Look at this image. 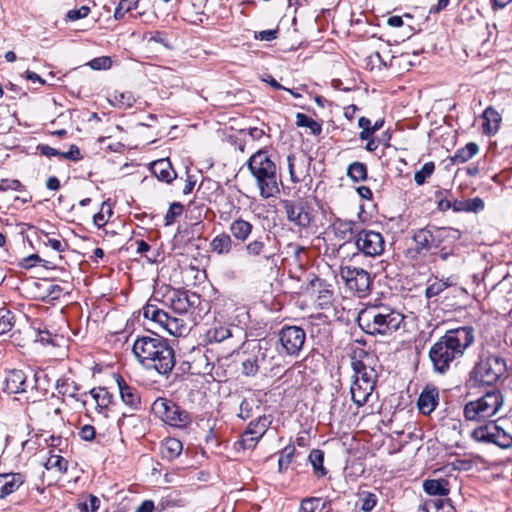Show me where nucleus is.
Masks as SVG:
<instances>
[{
	"instance_id": "f257e3e1",
	"label": "nucleus",
	"mask_w": 512,
	"mask_h": 512,
	"mask_svg": "<svg viewBox=\"0 0 512 512\" xmlns=\"http://www.w3.org/2000/svg\"><path fill=\"white\" fill-rule=\"evenodd\" d=\"M475 341V330L471 326H462L445 332L429 349V360L433 371L446 374L451 366L461 359L466 350Z\"/></svg>"
},
{
	"instance_id": "f03ea898",
	"label": "nucleus",
	"mask_w": 512,
	"mask_h": 512,
	"mask_svg": "<svg viewBox=\"0 0 512 512\" xmlns=\"http://www.w3.org/2000/svg\"><path fill=\"white\" fill-rule=\"evenodd\" d=\"M132 351L142 367L163 376H169L176 363L175 352L169 341L157 333L137 336Z\"/></svg>"
},
{
	"instance_id": "7ed1b4c3",
	"label": "nucleus",
	"mask_w": 512,
	"mask_h": 512,
	"mask_svg": "<svg viewBox=\"0 0 512 512\" xmlns=\"http://www.w3.org/2000/svg\"><path fill=\"white\" fill-rule=\"evenodd\" d=\"M357 321L366 334L391 336L404 323V315L387 305H371L360 311Z\"/></svg>"
},
{
	"instance_id": "20e7f679",
	"label": "nucleus",
	"mask_w": 512,
	"mask_h": 512,
	"mask_svg": "<svg viewBox=\"0 0 512 512\" xmlns=\"http://www.w3.org/2000/svg\"><path fill=\"white\" fill-rule=\"evenodd\" d=\"M247 167L255 179L260 196L264 199L279 193L281 177L275 162L267 150H258L247 161Z\"/></svg>"
},
{
	"instance_id": "39448f33",
	"label": "nucleus",
	"mask_w": 512,
	"mask_h": 512,
	"mask_svg": "<svg viewBox=\"0 0 512 512\" xmlns=\"http://www.w3.org/2000/svg\"><path fill=\"white\" fill-rule=\"evenodd\" d=\"M460 238V231L451 227H425L414 231L415 247L408 250L412 258L425 256L432 249L439 248L444 243L453 244Z\"/></svg>"
},
{
	"instance_id": "423d86ee",
	"label": "nucleus",
	"mask_w": 512,
	"mask_h": 512,
	"mask_svg": "<svg viewBox=\"0 0 512 512\" xmlns=\"http://www.w3.org/2000/svg\"><path fill=\"white\" fill-rule=\"evenodd\" d=\"M506 361L496 354H483L469 373V381L477 385H493L506 372Z\"/></svg>"
},
{
	"instance_id": "0eeeda50",
	"label": "nucleus",
	"mask_w": 512,
	"mask_h": 512,
	"mask_svg": "<svg viewBox=\"0 0 512 512\" xmlns=\"http://www.w3.org/2000/svg\"><path fill=\"white\" fill-rule=\"evenodd\" d=\"M504 404L499 390H491L476 400L464 405L463 415L467 421L480 422L495 416Z\"/></svg>"
},
{
	"instance_id": "6e6552de",
	"label": "nucleus",
	"mask_w": 512,
	"mask_h": 512,
	"mask_svg": "<svg viewBox=\"0 0 512 512\" xmlns=\"http://www.w3.org/2000/svg\"><path fill=\"white\" fill-rule=\"evenodd\" d=\"M471 437L476 442L492 443L501 448L512 446V423L507 419L490 421L471 432Z\"/></svg>"
},
{
	"instance_id": "1a4fd4ad",
	"label": "nucleus",
	"mask_w": 512,
	"mask_h": 512,
	"mask_svg": "<svg viewBox=\"0 0 512 512\" xmlns=\"http://www.w3.org/2000/svg\"><path fill=\"white\" fill-rule=\"evenodd\" d=\"M142 310L145 319L170 335L180 337L189 332L188 323L184 318L175 317L150 302Z\"/></svg>"
},
{
	"instance_id": "9d476101",
	"label": "nucleus",
	"mask_w": 512,
	"mask_h": 512,
	"mask_svg": "<svg viewBox=\"0 0 512 512\" xmlns=\"http://www.w3.org/2000/svg\"><path fill=\"white\" fill-rule=\"evenodd\" d=\"M153 413L163 422L174 427H183L190 423L191 418L187 411L174 401L159 397L151 407Z\"/></svg>"
},
{
	"instance_id": "9b49d317",
	"label": "nucleus",
	"mask_w": 512,
	"mask_h": 512,
	"mask_svg": "<svg viewBox=\"0 0 512 512\" xmlns=\"http://www.w3.org/2000/svg\"><path fill=\"white\" fill-rule=\"evenodd\" d=\"M306 340L303 328L294 325H285L278 332V352L281 355L298 357Z\"/></svg>"
},
{
	"instance_id": "f8f14e48",
	"label": "nucleus",
	"mask_w": 512,
	"mask_h": 512,
	"mask_svg": "<svg viewBox=\"0 0 512 512\" xmlns=\"http://www.w3.org/2000/svg\"><path fill=\"white\" fill-rule=\"evenodd\" d=\"M341 278L347 288L358 297H366L372 286V278L369 272L359 267L345 266L340 269Z\"/></svg>"
},
{
	"instance_id": "ddd939ff",
	"label": "nucleus",
	"mask_w": 512,
	"mask_h": 512,
	"mask_svg": "<svg viewBox=\"0 0 512 512\" xmlns=\"http://www.w3.org/2000/svg\"><path fill=\"white\" fill-rule=\"evenodd\" d=\"M354 244L359 252L368 257L380 256L385 250L383 235L371 229H360Z\"/></svg>"
},
{
	"instance_id": "4468645a",
	"label": "nucleus",
	"mask_w": 512,
	"mask_h": 512,
	"mask_svg": "<svg viewBox=\"0 0 512 512\" xmlns=\"http://www.w3.org/2000/svg\"><path fill=\"white\" fill-rule=\"evenodd\" d=\"M37 382L38 373L29 378L23 370L13 369L5 375L3 390L8 394L29 393L37 389Z\"/></svg>"
},
{
	"instance_id": "2eb2a0df",
	"label": "nucleus",
	"mask_w": 512,
	"mask_h": 512,
	"mask_svg": "<svg viewBox=\"0 0 512 512\" xmlns=\"http://www.w3.org/2000/svg\"><path fill=\"white\" fill-rule=\"evenodd\" d=\"M168 300L172 311L178 314L177 317L182 318L191 308L197 307L201 302L197 293L180 289H173L168 296Z\"/></svg>"
},
{
	"instance_id": "dca6fc26",
	"label": "nucleus",
	"mask_w": 512,
	"mask_h": 512,
	"mask_svg": "<svg viewBox=\"0 0 512 512\" xmlns=\"http://www.w3.org/2000/svg\"><path fill=\"white\" fill-rule=\"evenodd\" d=\"M243 251L245 256L253 261L265 262L271 266L277 265V253L271 251L263 237L244 243Z\"/></svg>"
},
{
	"instance_id": "f3484780",
	"label": "nucleus",
	"mask_w": 512,
	"mask_h": 512,
	"mask_svg": "<svg viewBox=\"0 0 512 512\" xmlns=\"http://www.w3.org/2000/svg\"><path fill=\"white\" fill-rule=\"evenodd\" d=\"M282 207L288 221L299 228H307L312 222V215L308 206L301 201L283 200Z\"/></svg>"
},
{
	"instance_id": "a211bd4d",
	"label": "nucleus",
	"mask_w": 512,
	"mask_h": 512,
	"mask_svg": "<svg viewBox=\"0 0 512 512\" xmlns=\"http://www.w3.org/2000/svg\"><path fill=\"white\" fill-rule=\"evenodd\" d=\"M114 378L120 393L122 402L133 411L141 408V395L139 390L129 385L121 375L115 374Z\"/></svg>"
},
{
	"instance_id": "6ab92c4d",
	"label": "nucleus",
	"mask_w": 512,
	"mask_h": 512,
	"mask_svg": "<svg viewBox=\"0 0 512 512\" xmlns=\"http://www.w3.org/2000/svg\"><path fill=\"white\" fill-rule=\"evenodd\" d=\"M439 403V390L434 385H426L421 391L417 407L420 413L430 415L438 406Z\"/></svg>"
},
{
	"instance_id": "aec40b11",
	"label": "nucleus",
	"mask_w": 512,
	"mask_h": 512,
	"mask_svg": "<svg viewBox=\"0 0 512 512\" xmlns=\"http://www.w3.org/2000/svg\"><path fill=\"white\" fill-rule=\"evenodd\" d=\"M90 394L96 403L97 412L105 418L109 417L114 397L106 387H96L90 390Z\"/></svg>"
},
{
	"instance_id": "412c9836",
	"label": "nucleus",
	"mask_w": 512,
	"mask_h": 512,
	"mask_svg": "<svg viewBox=\"0 0 512 512\" xmlns=\"http://www.w3.org/2000/svg\"><path fill=\"white\" fill-rule=\"evenodd\" d=\"M253 230L254 225L242 217L234 219L229 225L230 236L233 240L240 243H246L252 235Z\"/></svg>"
},
{
	"instance_id": "4be33fe9",
	"label": "nucleus",
	"mask_w": 512,
	"mask_h": 512,
	"mask_svg": "<svg viewBox=\"0 0 512 512\" xmlns=\"http://www.w3.org/2000/svg\"><path fill=\"white\" fill-rule=\"evenodd\" d=\"M24 483V476L20 473L0 474V498H5L16 491Z\"/></svg>"
},
{
	"instance_id": "5701e85b",
	"label": "nucleus",
	"mask_w": 512,
	"mask_h": 512,
	"mask_svg": "<svg viewBox=\"0 0 512 512\" xmlns=\"http://www.w3.org/2000/svg\"><path fill=\"white\" fill-rule=\"evenodd\" d=\"M335 236L343 241L353 239L355 241L356 233L359 232L358 226L352 220L336 219L332 224Z\"/></svg>"
},
{
	"instance_id": "b1692460",
	"label": "nucleus",
	"mask_w": 512,
	"mask_h": 512,
	"mask_svg": "<svg viewBox=\"0 0 512 512\" xmlns=\"http://www.w3.org/2000/svg\"><path fill=\"white\" fill-rule=\"evenodd\" d=\"M151 171L158 180L166 183H171L177 177L175 170L167 158L154 161L151 165Z\"/></svg>"
},
{
	"instance_id": "393cba45",
	"label": "nucleus",
	"mask_w": 512,
	"mask_h": 512,
	"mask_svg": "<svg viewBox=\"0 0 512 512\" xmlns=\"http://www.w3.org/2000/svg\"><path fill=\"white\" fill-rule=\"evenodd\" d=\"M233 244L230 234L221 232L211 240L210 250L217 255H228L233 249Z\"/></svg>"
},
{
	"instance_id": "a878e982",
	"label": "nucleus",
	"mask_w": 512,
	"mask_h": 512,
	"mask_svg": "<svg viewBox=\"0 0 512 512\" xmlns=\"http://www.w3.org/2000/svg\"><path fill=\"white\" fill-rule=\"evenodd\" d=\"M482 130L484 134H495L499 129L501 116L493 107H487L482 114Z\"/></svg>"
},
{
	"instance_id": "bb28decb",
	"label": "nucleus",
	"mask_w": 512,
	"mask_h": 512,
	"mask_svg": "<svg viewBox=\"0 0 512 512\" xmlns=\"http://www.w3.org/2000/svg\"><path fill=\"white\" fill-rule=\"evenodd\" d=\"M374 388L369 387L367 383L360 384L357 380H354L351 387V399L358 406H363L371 396Z\"/></svg>"
},
{
	"instance_id": "cd10ccee",
	"label": "nucleus",
	"mask_w": 512,
	"mask_h": 512,
	"mask_svg": "<svg viewBox=\"0 0 512 512\" xmlns=\"http://www.w3.org/2000/svg\"><path fill=\"white\" fill-rule=\"evenodd\" d=\"M183 450V444L176 438H167L160 447L162 458L173 461Z\"/></svg>"
},
{
	"instance_id": "c85d7f7f",
	"label": "nucleus",
	"mask_w": 512,
	"mask_h": 512,
	"mask_svg": "<svg viewBox=\"0 0 512 512\" xmlns=\"http://www.w3.org/2000/svg\"><path fill=\"white\" fill-rule=\"evenodd\" d=\"M456 284L457 282L454 276H449L446 279L435 278V280L427 286L425 290V296L428 299L434 298L440 295L448 287L454 286Z\"/></svg>"
},
{
	"instance_id": "c756f323",
	"label": "nucleus",
	"mask_w": 512,
	"mask_h": 512,
	"mask_svg": "<svg viewBox=\"0 0 512 512\" xmlns=\"http://www.w3.org/2000/svg\"><path fill=\"white\" fill-rule=\"evenodd\" d=\"M354 370V380L360 384L367 383L369 387L375 388V374L372 369L368 370L362 361L352 363Z\"/></svg>"
},
{
	"instance_id": "7c9ffc66",
	"label": "nucleus",
	"mask_w": 512,
	"mask_h": 512,
	"mask_svg": "<svg viewBox=\"0 0 512 512\" xmlns=\"http://www.w3.org/2000/svg\"><path fill=\"white\" fill-rule=\"evenodd\" d=\"M479 151V147L474 142L467 143L464 147L459 148L455 151L454 155L450 157V162L465 163L475 156Z\"/></svg>"
},
{
	"instance_id": "2f4dec72",
	"label": "nucleus",
	"mask_w": 512,
	"mask_h": 512,
	"mask_svg": "<svg viewBox=\"0 0 512 512\" xmlns=\"http://www.w3.org/2000/svg\"><path fill=\"white\" fill-rule=\"evenodd\" d=\"M423 488L427 494L433 496H446L449 493L448 481L445 479L426 480Z\"/></svg>"
},
{
	"instance_id": "473e14b6",
	"label": "nucleus",
	"mask_w": 512,
	"mask_h": 512,
	"mask_svg": "<svg viewBox=\"0 0 512 512\" xmlns=\"http://www.w3.org/2000/svg\"><path fill=\"white\" fill-rule=\"evenodd\" d=\"M55 388L63 396L77 398L80 386L70 378H60L56 381Z\"/></svg>"
},
{
	"instance_id": "72a5a7b5",
	"label": "nucleus",
	"mask_w": 512,
	"mask_h": 512,
	"mask_svg": "<svg viewBox=\"0 0 512 512\" xmlns=\"http://www.w3.org/2000/svg\"><path fill=\"white\" fill-rule=\"evenodd\" d=\"M308 460L313 467L314 474L320 478L327 474V470L324 467V452L320 449H313L310 451Z\"/></svg>"
},
{
	"instance_id": "f704fd0d",
	"label": "nucleus",
	"mask_w": 512,
	"mask_h": 512,
	"mask_svg": "<svg viewBox=\"0 0 512 512\" xmlns=\"http://www.w3.org/2000/svg\"><path fill=\"white\" fill-rule=\"evenodd\" d=\"M271 421L265 415H258L255 420H252L245 431H250L253 435L264 436Z\"/></svg>"
},
{
	"instance_id": "c9c22d12",
	"label": "nucleus",
	"mask_w": 512,
	"mask_h": 512,
	"mask_svg": "<svg viewBox=\"0 0 512 512\" xmlns=\"http://www.w3.org/2000/svg\"><path fill=\"white\" fill-rule=\"evenodd\" d=\"M367 166L362 162L355 161L347 168V176L353 182H361L367 179Z\"/></svg>"
},
{
	"instance_id": "e433bc0d",
	"label": "nucleus",
	"mask_w": 512,
	"mask_h": 512,
	"mask_svg": "<svg viewBox=\"0 0 512 512\" xmlns=\"http://www.w3.org/2000/svg\"><path fill=\"white\" fill-rule=\"evenodd\" d=\"M232 336V331L228 326H215L207 331L209 342L220 343Z\"/></svg>"
},
{
	"instance_id": "4c0bfd02",
	"label": "nucleus",
	"mask_w": 512,
	"mask_h": 512,
	"mask_svg": "<svg viewBox=\"0 0 512 512\" xmlns=\"http://www.w3.org/2000/svg\"><path fill=\"white\" fill-rule=\"evenodd\" d=\"M135 99L131 92H115L110 99V103L118 108H130L133 106Z\"/></svg>"
},
{
	"instance_id": "58836bf2",
	"label": "nucleus",
	"mask_w": 512,
	"mask_h": 512,
	"mask_svg": "<svg viewBox=\"0 0 512 512\" xmlns=\"http://www.w3.org/2000/svg\"><path fill=\"white\" fill-rule=\"evenodd\" d=\"M296 125L298 127L309 128L313 135H319L322 131V127L318 122L306 114L300 112L296 114Z\"/></svg>"
},
{
	"instance_id": "ea45409f",
	"label": "nucleus",
	"mask_w": 512,
	"mask_h": 512,
	"mask_svg": "<svg viewBox=\"0 0 512 512\" xmlns=\"http://www.w3.org/2000/svg\"><path fill=\"white\" fill-rule=\"evenodd\" d=\"M139 0H120L114 10V19L122 20L128 12L138 8Z\"/></svg>"
},
{
	"instance_id": "a19ab883",
	"label": "nucleus",
	"mask_w": 512,
	"mask_h": 512,
	"mask_svg": "<svg viewBox=\"0 0 512 512\" xmlns=\"http://www.w3.org/2000/svg\"><path fill=\"white\" fill-rule=\"evenodd\" d=\"M260 406L254 399H244L239 405L238 417L247 420L255 415V410H259Z\"/></svg>"
},
{
	"instance_id": "79ce46f5",
	"label": "nucleus",
	"mask_w": 512,
	"mask_h": 512,
	"mask_svg": "<svg viewBox=\"0 0 512 512\" xmlns=\"http://www.w3.org/2000/svg\"><path fill=\"white\" fill-rule=\"evenodd\" d=\"M112 207L108 202L101 204L100 211L93 216V223L96 227L102 228L105 226L112 215Z\"/></svg>"
},
{
	"instance_id": "37998d69",
	"label": "nucleus",
	"mask_w": 512,
	"mask_h": 512,
	"mask_svg": "<svg viewBox=\"0 0 512 512\" xmlns=\"http://www.w3.org/2000/svg\"><path fill=\"white\" fill-rule=\"evenodd\" d=\"M359 501L361 502V510L364 512H370L375 508L378 502V497L375 493L363 491L359 493Z\"/></svg>"
},
{
	"instance_id": "c03bdc74",
	"label": "nucleus",
	"mask_w": 512,
	"mask_h": 512,
	"mask_svg": "<svg viewBox=\"0 0 512 512\" xmlns=\"http://www.w3.org/2000/svg\"><path fill=\"white\" fill-rule=\"evenodd\" d=\"M261 438L262 436L253 435L250 431H244L236 444L243 450H253Z\"/></svg>"
},
{
	"instance_id": "a18cd8bd",
	"label": "nucleus",
	"mask_w": 512,
	"mask_h": 512,
	"mask_svg": "<svg viewBox=\"0 0 512 512\" xmlns=\"http://www.w3.org/2000/svg\"><path fill=\"white\" fill-rule=\"evenodd\" d=\"M435 165L433 162H426L420 170L414 174V181L417 185H423L428 178L433 174Z\"/></svg>"
},
{
	"instance_id": "49530a36",
	"label": "nucleus",
	"mask_w": 512,
	"mask_h": 512,
	"mask_svg": "<svg viewBox=\"0 0 512 512\" xmlns=\"http://www.w3.org/2000/svg\"><path fill=\"white\" fill-rule=\"evenodd\" d=\"M315 303L320 309H327L333 303V291L326 287L320 289Z\"/></svg>"
},
{
	"instance_id": "de8ad7c7",
	"label": "nucleus",
	"mask_w": 512,
	"mask_h": 512,
	"mask_svg": "<svg viewBox=\"0 0 512 512\" xmlns=\"http://www.w3.org/2000/svg\"><path fill=\"white\" fill-rule=\"evenodd\" d=\"M295 453V447L293 445H287L280 453L278 460L279 472H284L290 465L292 458Z\"/></svg>"
},
{
	"instance_id": "09e8293b",
	"label": "nucleus",
	"mask_w": 512,
	"mask_h": 512,
	"mask_svg": "<svg viewBox=\"0 0 512 512\" xmlns=\"http://www.w3.org/2000/svg\"><path fill=\"white\" fill-rule=\"evenodd\" d=\"M14 326V316L6 308H0V335L7 333Z\"/></svg>"
},
{
	"instance_id": "8fccbe9b",
	"label": "nucleus",
	"mask_w": 512,
	"mask_h": 512,
	"mask_svg": "<svg viewBox=\"0 0 512 512\" xmlns=\"http://www.w3.org/2000/svg\"><path fill=\"white\" fill-rule=\"evenodd\" d=\"M46 469H57L60 473H65L68 469V461L60 455H51L46 463Z\"/></svg>"
},
{
	"instance_id": "3c124183",
	"label": "nucleus",
	"mask_w": 512,
	"mask_h": 512,
	"mask_svg": "<svg viewBox=\"0 0 512 512\" xmlns=\"http://www.w3.org/2000/svg\"><path fill=\"white\" fill-rule=\"evenodd\" d=\"M428 511H431L432 509L435 510V512H456V509L452 505L451 501L449 499H437L430 501L428 504Z\"/></svg>"
},
{
	"instance_id": "603ef678",
	"label": "nucleus",
	"mask_w": 512,
	"mask_h": 512,
	"mask_svg": "<svg viewBox=\"0 0 512 512\" xmlns=\"http://www.w3.org/2000/svg\"><path fill=\"white\" fill-rule=\"evenodd\" d=\"M100 500L98 497L90 494L83 502H78L77 506L80 512H96L99 508Z\"/></svg>"
},
{
	"instance_id": "864d4df0",
	"label": "nucleus",
	"mask_w": 512,
	"mask_h": 512,
	"mask_svg": "<svg viewBox=\"0 0 512 512\" xmlns=\"http://www.w3.org/2000/svg\"><path fill=\"white\" fill-rule=\"evenodd\" d=\"M184 210V206L180 202H173L165 215V225L169 226L174 223Z\"/></svg>"
},
{
	"instance_id": "5fc2aeb1",
	"label": "nucleus",
	"mask_w": 512,
	"mask_h": 512,
	"mask_svg": "<svg viewBox=\"0 0 512 512\" xmlns=\"http://www.w3.org/2000/svg\"><path fill=\"white\" fill-rule=\"evenodd\" d=\"M439 210L447 211L452 207L453 197L447 190L439 191L435 195Z\"/></svg>"
},
{
	"instance_id": "6e6d98bb",
	"label": "nucleus",
	"mask_w": 512,
	"mask_h": 512,
	"mask_svg": "<svg viewBox=\"0 0 512 512\" xmlns=\"http://www.w3.org/2000/svg\"><path fill=\"white\" fill-rule=\"evenodd\" d=\"M322 498L320 497H307L302 499L298 512H316L319 508Z\"/></svg>"
},
{
	"instance_id": "4d7b16f0",
	"label": "nucleus",
	"mask_w": 512,
	"mask_h": 512,
	"mask_svg": "<svg viewBox=\"0 0 512 512\" xmlns=\"http://www.w3.org/2000/svg\"><path fill=\"white\" fill-rule=\"evenodd\" d=\"M25 191V186L17 179H1L0 180V192L6 191Z\"/></svg>"
},
{
	"instance_id": "13d9d810",
	"label": "nucleus",
	"mask_w": 512,
	"mask_h": 512,
	"mask_svg": "<svg viewBox=\"0 0 512 512\" xmlns=\"http://www.w3.org/2000/svg\"><path fill=\"white\" fill-rule=\"evenodd\" d=\"M358 126L362 129V131L359 134V138L361 140H368L375 133V131L372 128L370 119H368L364 116L359 118Z\"/></svg>"
},
{
	"instance_id": "bf43d9fd",
	"label": "nucleus",
	"mask_w": 512,
	"mask_h": 512,
	"mask_svg": "<svg viewBox=\"0 0 512 512\" xmlns=\"http://www.w3.org/2000/svg\"><path fill=\"white\" fill-rule=\"evenodd\" d=\"M91 10L89 6L83 5L78 9L69 10L65 15V21H76L88 17Z\"/></svg>"
},
{
	"instance_id": "052dcab7",
	"label": "nucleus",
	"mask_w": 512,
	"mask_h": 512,
	"mask_svg": "<svg viewBox=\"0 0 512 512\" xmlns=\"http://www.w3.org/2000/svg\"><path fill=\"white\" fill-rule=\"evenodd\" d=\"M243 374L246 376H254L258 372L259 363L258 359L248 357L242 362Z\"/></svg>"
},
{
	"instance_id": "680f3d73",
	"label": "nucleus",
	"mask_w": 512,
	"mask_h": 512,
	"mask_svg": "<svg viewBox=\"0 0 512 512\" xmlns=\"http://www.w3.org/2000/svg\"><path fill=\"white\" fill-rule=\"evenodd\" d=\"M112 65V60L108 56H102L92 59L89 62V66L93 70H106L109 69Z\"/></svg>"
},
{
	"instance_id": "e2e57ef3",
	"label": "nucleus",
	"mask_w": 512,
	"mask_h": 512,
	"mask_svg": "<svg viewBox=\"0 0 512 512\" xmlns=\"http://www.w3.org/2000/svg\"><path fill=\"white\" fill-rule=\"evenodd\" d=\"M268 342L263 340L258 341L254 344L253 350H256V354L253 356L255 359H258V363L264 362L267 358L268 352Z\"/></svg>"
},
{
	"instance_id": "0e129e2a",
	"label": "nucleus",
	"mask_w": 512,
	"mask_h": 512,
	"mask_svg": "<svg viewBox=\"0 0 512 512\" xmlns=\"http://www.w3.org/2000/svg\"><path fill=\"white\" fill-rule=\"evenodd\" d=\"M287 165H288L291 182L299 183L301 181V178H300V176L297 175V172H296V168H295L296 156L294 154H289L287 156Z\"/></svg>"
},
{
	"instance_id": "69168bd1",
	"label": "nucleus",
	"mask_w": 512,
	"mask_h": 512,
	"mask_svg": "<svg viewBox=\"0 0 512 512\" xmlns=\"http://www.w3.org/2000/svg\"><path fill=\"white\" fill-rule=\"evenodd\" d=\"M484 201L480 197L466 200V212L478 213L484 209Z\"/></svg>"
},
{
	"instance_id": "338daca9",
	"label": "nucleus",
	"mask_w": 512,
	"mask_h": 512,
	"mask_svg": "<svg viewBox=\"0 0 512 512\" xmlns=\"http://www.w3.org/2000/svg\"><path fill=\"white\" fill-rule=\"evenodd\" d=\"M45 236H46L47 240L44 241L43 243L46 246L51 247L53 250H55L57 252H63L65 250V248L67 247V243L62 241L61 239L50 238L48 236V234H45Z\"/></svg>"
},
{
	"instance_id": "774afa93",
	"label": "nucleus",
	"mask_w": 512,
	"mask_h": 512,
	"mask_svg": "<svg viewBox=\"0 0 512 512\" xmlns=\"http://www.w3.org/2000/svg\"><path fill=\"white\" fill-rule=\"evenodd\" d=\"M61 158L70 161H79L82 159L80 149L77 145L72 144L67 152H61Z\"/></svg>"
}]
</instances>
